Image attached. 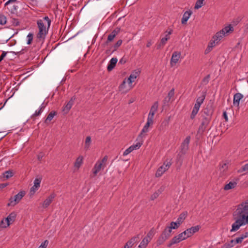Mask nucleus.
<instances>
[{"instance_id": "obj_6", "label": "nucleus", "mask_w": 248, "mask_h": 248, "mask_svg": "<svg viewBox=\"0 0 248 248\" xmlns=\"http://www.w3.org/2000/svg\"><path fill=\"white\" fill-rule=\"evenodd\" d=\"M25 192L24 191H20L18 194L11 197L9 199V202L7 203L8 206H14L18 203L22 198L25 195Z\"/></svg>"}, {"instance_id": "obj_18", "label": "nucleus", "mask_w": 248, "mask_h": 248, "mask_svg": "<svg viewBox=\"0 0 248 248\" xmlns=\"http://www.w3.org/2000/svg\"><path fill=\"white\" fill-rule=\"evenodd\" d=\"M243 97V95L241 93H235L233 96V105L238 107L239 106L240 101Z\"/></svg>"}, {"instance_id": "obj_58", "label": "nucleus", "mask_w": 248, "mask_h": 248, "mask_svg": "<svg viewBox=\"0 0 248 248\" xmlns=\"http://www.w3.org/2000/svg\"><path fill=\"white\" fill-rule=\"evenodd\" d=\"M212 49L213 47L212 46H209L208 45L207 48L205 49L204 51L205 54H207L208 53H209L212 50Z\"/></svg>"}, {"instance_id": "obj_59", "label": "nucleus", "mask_w": 248, "mask_h": 248, "mask_svg": "<svg viewBox=\"0 0 248 248\" xmlns=\"http://www.w3.org/2000/svg\"><path fill=\"white\" fill-rule=\"evenodd\" d=\"M170 101V99L167 96H166L164 100H163V103L164 105H168V103Z\"/></svg>"}, {"instance_id": "obj_26", "label": "nucleus", "mask_w": 248, "mask_h": 248, "mask_svg": "<svg viewBox=\"0 0 248 248\" xmlns=\"http://www.w3.org/2000/svg\"><path fill=\"white\" fill-rule=\"evenodd\" d=\"M91 143V138L90 136H87L85 139L84 149L87 151L89 149L90 144Z\"/></svg>"}, {"instance_id": "obj_46", "label": "nucleus", "mask_w": 248, "mask_h": 248, "mask_svg": "<svg viewBox=\"0 0 248 248\" xmlns=\"http://www.w3.org/2000/svg\"><path fill=\"white\" fill-rule=\"evenodd\" d=\"M220 170L223 172L225 171L228 169L227 164L226 163H223L222 165L220 164Z\"/></svg>"}, {"instance_id": "obj_2", "label": "nucleus", "mask_w": 248, "mask_h": 248, "mask_svg": "<svg viewBox=\"0 0 248 248\" xmlns=\"http://www.w3.org/2000/svg\"><path fill=\"white\" fill-rule=\"evenodd\" d=\"M233 31V28L231 25H229L223 28L221 31H218L212 37V40L208 44V46L213 48L217 45L218 44L220 40L230 31Z\"/></svg>"}, {"instance_id": "obj_57", "label": "nucleus", "mask_w": 248, "mask_h": 248, "mask_svg": "<svg viewBox=\"0 0 248 248\" xmlns=\"http://www.w3.org/2000/svg\"><path fill=\"white\" fill-rule=\"evenodd\" d=\"M39 187H34V185L31 187L30 190V193L31 194H33L38 189Z\"/></svg>"}, {"instance_id": "obj_52", "label": "nucleus", "mask_w": 248, "mask_h": 248, "mask_svg": "<svg viewBox=\"0 0 248 248\" xmlns=\"http://www.w3.org/2000/svg\"><path fill=\"white\" fill-rule=\"evenodd\" d=\"M42 111L40 109L38 111L36 110L35 112V113L31 115V118L34 119L35 117L39 116L41 114V113H42Z\"/></svg>"}, {"instance_id": "obj_62", "label": "nucleus", "mask_w": 248, "mask_h": 248, "mask_svg": "<svg viewBox=\"0 0 248 248\" xmlns=\"http://www.w3.org/2000/svg\"><path fill=\"white\" fill-rule=\"evenodd\" d=\"M76 97L75 96H72L71 99H70V100L68 101V103H70V104H71L72 105H73L74 104V102L75 101V100H76Z\"/></svg>"}, {"instance_id": "obj_42", "label": "nucleus", "mask_w": 248, "mask_h": 248, "mask_svg": "<svg viewBox=\"0 0 248 248\" xmlns=\"http://www.w3.org/2000/svg\"><path fill=\"white\" fill-rule=\"evenodd\" d=\"M153 123H154L153 119H151V118H148L147 123L144 126L149 128V127L150 126V125H153Z\"/></svg>"}, {"instance_id": "obj_30", "label": "nucleus", "mask_w": 248, "mask_h": 248, "mask_svg": "<svg viewBox=\"0 0 248 248\" xmlns=\"http://www.w3.org/2000/svg\"><path fill=\"white\" fill-rule=\"evenodd\" d=\"M14 175V172L12 170H9L5 171L3 173V178H6V179L11 178Z\"/></svg>"}, {"instance_id": "obj_49", "label": "nucleus", "mask_w": 248, "mask_h": 248, "mask_svg": "<svg viewBox=\"0 0 248 248\" xmlns=\"http://www.w3.org/2000/svg\"><path fill=\"white\" fill-rule=\"evenodd\" d=\"M160 193L161 191H159V190H158V192H155L151 197V200H154L155 199L157 198Z\"/></svg>"}, {"instance_id": "obj_54", "label": "nucleus", "mask_w": 248, "mask_h": 248, "mask_svg": "<svg viewBox=\"0 0 248 248\" xmlns=\"http://www.w3.org/2000/svg\"><path fill=\"white\" fill-rule=\"evenodd\" d=\"M44 20H46L47 22V28H49L51 24V20L49 18L48 16H45L43 18Z\"/></svg>"}, {"instance_id": "obj_23", "label": "nucleus", "mask_w": 248, "mask_h": 248, "mask_svg": "<svg viewBox=\"0 0 248 248\" xmlns=\"http://www.w3.org/2000/svg\"><path fill=\"white\" fill-rule=\"evenodd\" d=\"M237 186V183L235 182H230L226 184L224 187V190H228L235 187Z\"/></svg>"}, {"instance_id": "obj_10", "label": "nucleus", "mask_w": 248, "mask_h": 248, "mask_svg": "<svg viewBox=\"0 0 248 248\" xmlns=\"http://www.w3.org/2000/svg\"><path fill=\"white\" fill-rule=\"evenodd\" d=\"M142 144V143H141L138 141V142L136 144H134V145L130 146L128 148H127L126 150H125L123 153V155H126L128 154H130L134 150H136V149H139L141 147Z\"/></svg>"}, {"instance_id": "obj_41", "label": "nucleus", "mask_w": 248, "mask_h": 248, "mask_svg": "<svg viewBox=\"0 0 248 248\" xmlns=\"http://www.w3.org/2000/svg\"><path fill=\"white\" fill-rule=\"evenodd\" d=\"M42 177H40L38 178H36L34 181V187H40V183L42 181Z\"/></svg>"}, {"instance_id": "obj_40", "label": "nucleus", "mask_w": 248, "mask_h": 248, "mask_svg": "<svg viewBox=\"0 0 248 248\" xmlns=\"http://www.w3.org/2000/svg\"><path fill=\"white\" fill-rule=\"evenodd\" d=\"M73 105L71 104L67 103L63 108V111L65 112V113H67L69 110L71 109Z\"/></svg>"}, {"instance_id": "obj_9", "label": "nucleus", "mask_w": 248, "mask_h": 248, "mask_svg": "<svg viewBox=\"0 0 248 248\" xmlns=\"http://www.w3.org/2000/svg\"><path fill=\"white\" fill-rule=\"evenodd\" d=\"M181 55V52L179 51H174L173 52L170 62L171 66H173L178 62L180 58Z\"/></svg>"}, {"instance_id": "obj_53", "label": "nucleus", "mask_w": 248, "mask_h": 248, "mask_svg": "<svg viewBox=\"0 0 248 248\" xmlns=\"http://www.w3.org/2000/svg\"><path fill=\"white\" fill-rule=\"evenodd\" d=\"M120 28H116L111 32V33H112L114 36H116L120 32Z\"/></svg>"}, {"instance_id": "obj_39", "label": "nucleus", "mask_w": 248, "mask_h": 248, "mask_svg": "<svg viewBox=\"0 0 248 248\" xmlns=\"http://www.w3.org/2000/svg\"><path fill=\"white\" fill-rule=\"evenodd\" d=\"M165 172V170H164V169H163V167L161 166V167H160L158 169V170H157V171H156V173H155V176H156V177H160V176H161V175H162V174H163Z\"/></svg>"}, {"instance_id": "obj_31", "label": "nucleus", "mask_w": 248, "mask_h": 248, "mask_svg": "<svg viewBox=\"0 0 248 248\" xmlns=\"http://www.w3.org/2000/svg\"><path fill=\"white\" fill-rule=\"evenodd\" d=\"M200 228V226L199 225H197L196 226L192 227L190 228L187 229L189 232L191 233V235H192L193 233L198 232Z\"/></svg>"}, {"instance_id": "obj_24", "label": "nucleus", "mask_w": 248, "mask_h": 248, "mask_svg": "<svg viewBox=\"0 0 248 248\" xmlns=\"http://www.w3.org/2000/svg\"><path fill=\"white\" fill-rule=\"evenodd\" d=\"M187 215V212H184L182 213L179 216L178 218H177V222H178L180 224L184 221V220L186 218V216Z\"/></svg>"}, {"instance_id": "obj_60", "label": "nucleus", "mask_w": 248, "mask_h": 248, "mask_svg": "<svg viewBox=\"0 0 248 248\" xmlns=\"http://www.w3.org/2000/svg\"><path fill=\"white\" fill-rule=\"evenodd\" d=\"M108 156L105 155L101 160L98 161V162L102 163L103 164H105L106 162L107 161Z\"/></svg>"}, {"instance_id": "obj_7", "label": "nucleus", "mask_w": 248, "mask_h": 248, "mask_svg": "<svg viewBox=\"0 0 248 248\" xmlns=\"http://www.w3.org/2000/svg\"><path fill=\"white\" fill-rule=\"evenodd\" d=\"M190 140V137L187 136L183 141L181 145V151L180 153L183 155L186 154L189 148V143Z\"/></svg>"}, {"instance_id": "obj_32", "label": "nucleus", "mask_w": 248, "mask_h": 248, "mask_svg": "<svg viewBox=\"0 0 248 248\" xmlns=\"http://www.w3.org/2000/svg\"><path fill=\"white\" fill-rule=\"evenodd\" d=\"M138 73L137 72L135 74H131L127 79V82L129 84L132 83L137 78Z\"/></svg>"}, {"instance_id": "obj_44", "label": "nucleus", "mask_w": 248, "mask_h": 248, "mask_svg": "<svg viewBox=\"0 0 248 248\" xmlns=\"http://www.w3.org/2000/svg\"><path fill=\"white\" fill-rule=\"evenodd\" d=\"M27 38H28L27 44H28V45L31 44L32 43V39H33V34L30 33L27 35Z\"/></svg>"}, {"instance_id": "obj_4", "label": "nucleus", "mask_w": 248, "mask_h": 248, "mask_svg": "<svg viewBox=\"0 0 248 248\" xmlns=\"http://www.w3.org/2000/svg\"><path fill=\"white\" fill-rule=\"evenodd\" d=\"M37 24L39 29V31L37 34V38L40 41L44 40L46 35L48 32V29H46L43 21L41 19L37 21Z\"/></svg>"}, {"instance_id": "obj_64", "label": "nucleus", "mask_w": 248, "mask_h": 248, "mask_svg": "<svg viewBox=\"0 0 248 248\" xmlns=\"http://www.w3.org/2000/svg\"><path fill=\"white\" fill-rule=\"evenodd\" d=\"M221 248H231V246H230L229 243H226L224 244Z\"/></svg>"}, {"instance_id": "obj_14", "label": "nucleus", "mask_w": 248, "mask_h": 248, "mask_svg": "<svg viewBox=\"0 0 248 248\" xmlns=\"http://www.w3.org/2000/svg\"><path fill=\"white\" fill-rule=\"evenodd\" d=\"M56 196V194L54 193H52L50 195H49L44 202L43 203V206L44 208H47L52 202L53 199L55 198Z\"/></svg>"}, {"instance_id": "obj_34", "label": "nucleus", "mask_w": 248, "mask_h": 248, "mask_svg": "<svg viewBox=\"0 0 248 248\" xmlns=\"http://www.w3.org/2000/svg\"><path fill=\"white\" fill-rule=\"evenodd\" d=\"M7 18L2 13H0V24L3 25L6 23Z\"/></svg>"}, {"instance_id": "obj_38", "label": "nucleus", "mask_w": 248, "mask_h": 248, "mask_svg": "<svg viewBox=\"0 0 248 248\" xmlns=\"http://www.w3.org/2000/svg\"><path fill=\"white\" fill-rule=\"evenodd\" d=\"M122 40H119L112 47L113 48V49L112 51V52H114L115 51H116L118 48L122 45Z\"/></svg>"}, {"instance_id": "obj_8", "label": "nucleus", "mask_w": 248, "mask_h": 248, "mask_svg": "<svg viewBox=\"0 0 248 248\" xmlns=\"http://www.w3.org/2000/svg\"><path fill=\"white\" fill-rule=\"evenodd\" d=\"M201 104H202V98L199 97L197 98L196 103L195 104L194 108L192 111V113L191 115V119H193L195 117V116L198 113V111L199 109V108H200Z\"/></svg>"}, {"instance_id": "obj_45", "label": "nucleus", "mask_w": 248, "mask_h": 248, "mask_svg": "<svg viewBox=\"0 0 248 248\" xmlns=\"http://www.w3.org/2000/svg\"><path fill=\"white\" fill-rule=\"evenodd\" d=\"M202 7V0H198L194 6V9L197 10Z\"/></svg>"}, {"instance_id": "obj_29", "label": "nucleus", "mask_w": 248, "mask_h": 248, "mask_svg": "<svg viewBox=\"0 0 248 248\" xmlns=\"http://www.w3.org/2000/svg\"><path fill=\"white\" fill-rule=\"evenodd\" d=\"M179 235H182V236L181 237L182 238H183V240L186 239L187 238L191 236V233L189 232L188 229H186L183 232L180 233L179 234Z\"/></svg>"}, {"instance_id": "obj_25", "label": "nucleus", "mask_w": 248, "mask_h": 248, "mask_svg": "<svg viewBox=\"0 0 248 248\" xmlns=\"http://www.w3.org/2000/svg\"><path fill=\"white\" fill-rule=\"evenodd\" d=\"M57 114V113L55 111H51L49 114L48 115L47 118L45 121V123L46 124H48V122H50L52 120L53 117Z\"/></svg>"}, {"instance_id": "obj_28", "label": "nucleus", "mask_w": 248, "mask_h": 248, "mask_svg": "<svg viewBox=\"0 0 248 248\" xmlns=\"http://www.w3.org/2000/svg\"><path fill=\"white\" fill-rule=\"evenodd\" d=\"M149 242L150 241L148 240L147 237H144L140 243L139 247L140 248H146Z\"/></svg>"}, {"instance_id": "obj_35", "label": "nucleus", "mask_w": 248, "mask_h": 248, "mask_svg": "<svg viewBox=\"0 0 248 248\" xmlns=\"http://www.w3.org/2000/svg\"><path fill=\"white\" fill-rule=\"evenodd\" d=\"M244 172H248V163L246 164L237 170L238 173H242Z\"/></svg>"}, {"instance_id": "obj_21", "label": "nucleus", "mask_w": 248, "mask_h": 248, "mask_svg": "<svg viewBox=\"0 0 248 248\" xmlns=\"http://www.w3.org/2000/svg\"><path fill=\"white\" fill-rule=\"evenodd\" d=\"M169 124V119L168 120H164L159 125L158 128V130L159 131H164L166 127L168 126Z\"/></svg>"}, {"instance_id": "obj_55", "label": "nucleus", "mask_w": 248, "mask_h": 248, "mask_svg": "<svg viewBox=\"0 0 248 248\" xmlns=\"http://www.w3.org/2000/svg\"><path fill=\"white\" fill-rule=\"evenodd\" d=\"M48 244V241L47 240H46L44 242H43L41 245L40 246L42 248H46L47 245Z\"/></svg>"}, {"instance_id": "obj_48", "label": "nucleus", "mask_w": 248, "mask_h": 248, "mask_svg": "<svg viewBox=\"0 0 248 248\" xmlns=\"http://www.w3.org/2000/svg\"><path fill=\"white\" fill-rule=\"evenodd\" d=\"M174 90L172 89L168 93L167 97L171 100V99L174 96Z\"/></svg>"}, {"instance_id": "obj_11", "label": "nucleus", "mask_w": 248, "mask_h": 248, "mask_svg": "<svg viewBox=\"0 0 248 248\" xmlns=\"http://www.w3.org/2000/svg\"><path fill=\"white\" fill-rule=\"evenodd\" d=\"M106 166V164H103L102 163L97 161L93 169V173L94 175H96L97 173Z\"/></svg>"}, {"instance_id": "obj_37", "label": "nucleus", "mask_w": 248, "mask_h": 248, "mask_svg": "<svg viewBox=\"0 0 248 248\" xmlns=\"http://www.w3.org/2000/svg\"><path fill=\"white\" fill-rule=\"evenodd\" d=\"M171 165V163L170 161H168L167 160L165 162H164L163 165L161 166V167H163V169L165 170V171H166L169 169Z\"/></svg>"}, {"instance_id": "obj_22", "label": "nucleus", "mask_w": 248, "mask_h": 248, "mask_svg": "<svg viewBox=\"0 0 248 248\" xmlns=\"http://www.w3.org/2000/svg\"><path fill=\"white\" fill-rule=\"evenodd\" d=\"M83 157L81 155L79 156L74 163V166L79 169L83 163Z\"/></svg>"}, {"instance_id": "obj_16", "label": "nucleus", "mask_w": 248, "mask_h": 248, "mask_svg": "<svg viewBox=\"0 0 248 248\" xmlns=\"http://www.w3.org/2000/svg\"><path fill=\"white\" fill-rule=\"evenodd\" d=\"M158 102L156 101L154 103L153 105L152 106L149 113L148 116V118L153 119L154 118V115L155 112L157 111L158 108Z\"/></svg>"}, {"instance_id": "obj_3", "label": "nucleus", "mask_w": 248, "mask_h": 248, "mask_svg": "<svg viewBox=\"0 0 248 248\" xmlns=\"http://www.w3.org/2000/svg\"><path fill=\"white\" fill-rule=\"evenodd\" d=\"M204 115H202V127L207 125L210 122L214 109L212 107V103H209L207 104L206 108L204 109Z\"/></svg>"}, {"instance_id": "obj_51", "label": "nucleus", "mask_w": 248, "mask_h": 248, "mask_svg": "<svg viewBox=\"0 0 248 248\" xmlns=\"http://www.w3.org/2000/svg\"><path fill=\"white\" fill-rule=\"evenodd\" d=\"M210 78V75H208L205 78L202 79V83H204L205 84H207L209 81Z\"/></svg>"}, {"instance_id": "obj_56", "label": "nucleus", "mask_w": 248, "mask_h": 248, "mask_svg": "<svg viewBox=\"0 0 248 248\" xmlns=\"http://www.w3.org/2000/svg\"><path fill=\"white\" fill-rule=\"evenodd\" d=\"M126 79H124V81L122 82V83H121V84L119 86V90L120 91H121L125 87V83H126Z\"/></svg>"}, {"instance_id": "obj_5", "label": "nucleus", "mask_w": 248, "mask_h": 248, "mask_svg": "<svg viewBox=\"0 0 248 248\" xmlns=\"http://www.w3.org/2000/svg\"><path fill=\"white\" fill-rule=\"evenodd\" d=\"M172 230L168 226L166 227L156 241L158 246L163 244L171 235Z\"/></svg>"}, {"instance_id": "obj_15", "label": "nucleus", "mask_w": 248, "mask_h": 248, "mask_svg": "<svg viewBox=\"0 0 248 248\" xmlns=\"http://www.w3.org/2000/svg\"><path fill=\"white\" fill-rule=\"evenodd\" d=\"M149 128L143 127L142 130L141 131L140 134L138 136L137 139V140H138L139 142L142 143L143 144V138L145 137L146 135V133L148 132Z\"/></svg>"}, {"instance_id": "obj_47", "label": "nucleus", "mask_w": 248, "mask_h": 248, "mask_svg": "<svg viewBox=\"0 0 248 248\" xmlns=\"http://www.w3.org/2000/svg\"><path fill=\"white\" fill-rule=\"evenodd\" d=\"M9 225H7V222H5V219H3L0 222V228H6Z\"/></svg>"}, {"instance_id": "obj_63", "label": "nucleus", "mask_w": 248, "mask_h": 248, "mask_svg": "<svg viewBox=\"0 0 248 248\" xmlns=\"http://www.w3.org/2000/svg\"><path fill=\"white\" fill-rule=\"evenodd\" d=\"M235 241V243L236 244H239V243H241L242 242V239L240 238V237H237L234 239H233Z\"/></svg>"}, {"instance_id": "obj_50", "label": "nucleus", "mask_w": 248, "mask_h": 248, "mask_svg": "<svg viewBox=\"0 0 248 248\" xmlns=\"http://www.w3.org/2000/svg\"><path fill=\"white\" fill-rule=\"evenodd\" d=\"M11 22L14 26H17L19 25V21L16 18H12Z\"/></svg>"}, {"instance_id": "obj_12", "label": "nucleus", "mask_w": 248, "mask_h": 248, "mask_svg": "<svg viewBox=\"0 0 248 248\" xmlns=\"http://www.w3.org/2000/svg\"><path fill=\"white\" fill-rule=\"evenodd\" d=\"M139 240L140 236L139 234L132 237L124 245V248H130L133 246L135 243L138 242Z\"/></svg>"}, {"instance_id": "obj_43", "label": "nucleus", "mask_w": 248, "mask_h": 248, "mask_svg": "<svg viewBox=\"0 0 248 248\" xmlns=\"http://www.w3.org/2000/svg\"><path fill=\"white\" fill-rule=\"evenodd\" d=\"M115 37V36H114L112 33L109 34L108 35L106 44L108 45L109 42L112 41Z\"/></svg>"}, {"instance_id": "obj_61", "label": "nucleus", "mask_w": 248, "mask_h": 248, "mask_svg": "<svg viewBox=\"0 0 248 248\" xmlns=\"http://www.w3.org/2000/svg\"><path fill=\"white\" fill-rule=\"evenodd\" d=\"M7 54V52L5 51H3L1 56H0V62L3 60L4 57L6 56Z\"/></svg>"}, {"instance_id": "obj_1", "label": "nucleus", "mask_w": 248, "mask_h": 248, "mask_svg": "<svg viewBox=\"0 0 248 248\" xmlns=\"http://www.w3.org/2000/svg\"><path fill=\"white\" fill-rule=\"evenodd\" d=\"M232 215L235 221L232 224L231 232H236L241 226L248 224V199L237 206Z\"/></svg>"}, {"instance_id": "obj_19", "label": "nucleus", "mask_w": 248, "mask_h": 248, "mask_svg": "<svg viewBox=\"0 0 248 248\" xmlns=\"http://www.w3.org/2000/svg\"><path fill=\"white\" fill-rule=\"evenodd\" d=\"M118 60L116 58H112L109 61L108 66L107 70L108 72L112 71L116 66Z\"/></svg>"}, {"instance_id": "obj_20", "label": "nucleus", "mask_w": 248, "mask_h": 248, "mask_svg": "<svg viewBox=\"0 0 248 248\" xmlns=\"http://www.w3.org/2000/svg\"><path fill=\"white\" fill-rule=\"evenodd\" d=\"M192 12L189 10L185 12L183 16V17L181 20V23L182 24H186L187 23L190 16L191 15Z\"/></svg>"}, {"instance_id": "obj_17", "label": "nucleus", "mask_w": 248, "mask_h": 248, "mask_svg": "<svg viewBox=\"0 0 248 248\" xmlns=\"http://www.w3.org/2000/svg\"><path fill=\"white\" fill-rule=\"evenodd\" d=\"M182 236V235H179V234L178 235L175 236L173 237L171 240L170 241L169 244H168L167 246L168 247H170L171 246H172L174 244H177L181 241L183 240V238H182L181 237Z\"/></svg>"}, {"instance_id": "obj_13", "label": "nucleus", "mask_w": 248, "mask_h": 248, "mask_svg": "<svg viewBox=\"0 0 248 248\" xmlns=\"http://www.w3.org/2000/svg\"><path fill=\"white\" fill-rule=\"evenodd\" d=\"M16 213L15 212H12L9 216L5 218V222H7V225H10L13 223L16 220Z\"/></svg>"}, {"instance_id": "obj_27", "label": "nucleus", "mask_w": 248, "mask_h": 248, "mask_svg": "<svg viewBox=\"0 0 248 248\" xmlns=\"http://www.w3.org/2000/svg\"><path fill=\"white\" fill-rule=\"evenodd\" d=\"M202 128V125H200L199 127L198 131L196 135V142L197 144L201 143V139H202V133L200 132V130Z\"/></svg>"}, {"instance_id": "obj_33", "label": "nucleus", "mask_w": 248, "mask_h": 248, "mask_svg": "<svg viewBox=\"0 0 248 248\" xmlns=\"http://www.w3.org/2000/svg\"><path fill=\"white\" fill-rule=\"evenodd\" d=\"M155 234V230L154 228H152L150 231L148 232L147 233L146 236L145 237L148 238V240H149L150 242L152 240V238L153 237L154 235Z\"/></svg>"}, {"instance_id": "obj_36", "label": "nucleus", "mask_w": 248, "mask_h": 248, "mask_svg": "<svg viewBox=\"0 0 248 248\" xmlns=\"http://www.w3.org/2000/svg\"><path fill=\"white\" fill-rule=\"evenodd\" d=\"M180 224L177 222H171L170 224V226H168L170 229H177Z\"/></svg>"}]
</instances>
